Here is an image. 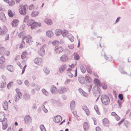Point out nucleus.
Returning a JSON list of instances; mask_svg holds the SVG:
<instances>
[{
	"mask_svg": "<svg viewBox=\"0 0 131 131\" xmlns=\"http://www.w3.org/2000/svg\"><path fill=\"white\" fill-rule=\"evenodd\" d=\"M67 68V65L66 64H64L60 66L59 69V71L60 72L62 73Z\"/></svg>",
	"mask_w": 131,
	"mask_h": 131,
	"instance_id": "f8f14e48",
	"label": "nucleus"
},
{
	"mask_svg": "<svg viewBox=\"0 0 131 131\" xmlns=\"http://www.w3.org/2000/svg\"><path fill=\"white\" fill-rule=\"evenodd\" d=\"M22 96H20L16 94L15 96V101L16 102H17L18 101L19 99L21 98Z\"/></svg>",
	"mask_w": 131,
	"mask_h": 131,
	"instance_id": "c85d7f7f",
	"label": "nucleus"
},
{
	"mask_svg": "<svg viewBox=\"0 0 131 131\" xmlns=\"http://www.w3.org/2000/svg\"><path fill=\"white\" fill-rule=\"evenodd\" d=\"M5 61V59L3 56H2L0 58V64H2Z\"/></svg>",
	"mask_w": 131,
	"mask_h": 131,
	"instance_id": "09e8293b",
	"label": "nucleus"
},
{
	"mask_svg": "<svg viewBox=\"0 0 131 131\" xmlns=\"http://www.w3.org/2000/svg\"><path fill=\"white\" fill-rule=\"evenodd\" d=\"M7 124H2V129L3 130H5L6 128H7Z\"/></svg>",
	"mask_w": 131,
	"mask_h": 131,
	"instance_id": "603ef678",
	"label": "nucleus"
},
{
	"mask_svg": "<svg viewBox=\"0 0 131 131\" xmlns=\"http://www.w3.org/2000/svg\"><path fill=\"white\" fill-rule=\"evenodd\" d=\"M8 3L9 5L10 6H13L15 4L14 0H10V2L9 1Z\"/></svg>",
	"mask_w": 131,
	"mask_h": 131,
	"instance_id": "ea45409f",
	"label": "nucleus"
},
{
	"mask_svg": "<svg viewBox=\"0 0 131 131\" xmlns=\"http://www.w3.org/2000/svg\"><path fill=\"white\" fill-rule=\"evenodd\" d=\"M50 92L52 94H55L56 93L57 89L55 86L53 85H51L50 86Z\"/></svg>",
	"mask_w": 131,
	"mask_h": 131,
	"instance_id": "4468645a",
	"label": "nucleus"
},
{
	"mask_svg": "<svg viewBox=\"0 0 131 131\" xmlns=\"http://www.w3.org/2000/svg\"><path fill=\"white\" fill-rule=\"evenodd\" d=\"M7 29L6 27L3 26L2 28L0 27V35H3L7 32Z\"/></svg>",
	"mask_w": 131,
	"mask_h": 131,
	"instance_id": "0eeeda50",
	"label": "nucleus"
},
{
	"mask_svg": "<svg viewBox=\"0 0 131 131\" xmlns=\"http://www.w3.org/2000/svg\"><path fill=\"white\" fill-rule=\"evenodd\" d=\"M60 59L62 62H65L68 60V58L67 55L63 54L60 57Z\"/></svg>",
	"mask_w": 131,
	"mask_h": 131,
	"instance_id": "2eb2a0df",
	"label": "nucleus"
},
{
	"mask_svg": "<svg viewBox=\"0 0 131 131\" xmlns=\"http://www.w3.org/2000/svg\"><path fill=\"white\" fill-rule=\"evenodd\" d=\"M24 39H25L26 42L28 43H30L32 41V39L31 37L29 35L27 37H25L24 38Z\"/></svg>",
	"mask_w": 131,
	"mask_h": 131,
	"instance_id": "9b49d317",
	"label": "nucleus"
},
{
	"mask_svg": "<svg viewBox=\"0 0 131 131\" xmlns=\"http://www.w3.org/2000/svg\"><path fill=\"white\" fill-rule=\"evenodd\" d=\"M75 107V102L74 100L72 101L70 104V108L71 110H74Z\"/></svg>",
	"mask_w": 131,
	"mask_h": 131,
	"instance_id": "6ab92c4d",
	"label": "nucleus"
},
{
	"mask_svg": "<svg viewBox=\"0 0 131 131\" xmlns=\"http://www.w3.org/2000/svg\"><path fill=\"white\" fill-rule=\"evenodd\" d=\"M8 14L9 16L10 17H12L14 15V13H12L10 10H8Z\"/></svg>",
	"mask_w": 131,
	"mask_h": 131,
	"instance_id": "cd10ccee",
	"label": "nucleus"
},
{
	"mask_svg": "<svg viewBox=\"0 0 131 131\" xmlns=\"http://www.w3.org/2000/svg\"><path fill=\"white\" fill-rule=\"evenodd\" d=\"M63 50V49L61 47L57 46L55 48V52L59 54Z\"/></svg>",
	"mask_w": 131,
	"mask_h": 131,
	"instance_id": "9d476101",
	"label": "nucleus"
},
{
	"mask_svg": "<svg viewBox=\"0 0 131 131\" xmlns=\"http://www.w3.org/2000/svg\"><path fill=\"white\" fill-rule=\"evenodd\" d=\"M61 34L63 37H66L71 42H73L74 40V37L72 35L68 33V31L66 30H64L61 32Z\"/></svg>",
	"mask_w": 131,
	"mask_h": 131,
	"instance_id": "7ed1b4c3",
	"label": "nucleus"
},
{
	"mask_svg": "<svg viewBox=\"0 0 131 131\" xmlns=\"http://www.w3.org/2000/svg\"><path fill=\"white\" fill-rule=\"evenodd\" d=\"M46 35L48 37L51 38L53 36L54 34L52 31L49 30L47 31Z\"/></svg>",
	"mask_w": 131,
	"mask_h": 131,
	"instance_id": "412c9836",
	"label": "nucleus"
},
{
	"mask_svg": "<svg viewBox=\"0 0 131 131\" xmlns=\"http://www.w3.org/2000/svg\"><path fill=\"white\" fill-rule=\"evenodd\" d=\"M41 86L40 85L37 84L35 86V89L37 91H39L40 89Z\"/></svg>",
	"mask_w": 131,
	"mask_h": 131,
	"instance_id": "a18cd8bd",
	"label": "nucleus"
},
{
	"mask_svg": "<svg viewBox=\"0 0 131 131\" xmlns=\"http://www.w3.org/2000/svg\"><path fill=\"white\" fill-rule=\"evenodd\" d=\"M2 116L4 117H5V113L2 112H0V116Z\"/></svg>",
	"mask_w": 131,
	"mask_h": 131,
	"instance_id": "0e129e2a",
	"label": "nucleus"
},
{
	"mask_svg": "<svg viewBox=\"0 0 131 131\" xmlns=\"http://www.w3.org/2000/svg\"><path fill=\"white\" fill-rule=\"evenodd\" d=\"M68 89V87L62 86L59 88L58 90V92L60 94H63L67 92Z\"/></svg>",
	"mask_w": 131,
	"mask_h": 131,
	"instance_id": "20e7f679",
	"label": "nucleus"
},
{
	"mask_svg": "<svg viewBox=\"0 0 131 131\" xmlns=\"http://www.w3.org/2000/svg\"><path fill=\"white\" fill-rule=\"evenodd\" d=\"M109 122L107 119L106 118H104L103 121V125L105 126L108 127Z\"/></svg>",
	"mask_w": 131,
	"mask_h": 131,
	"instance_id": "a211bd4d",
	"label": "nucleus"
},
{
	"mask_svg": "<svg viewBox=\"0 0 131 131\" xmlns=\"http://www.w3.org/2000/svg\"><path fill=\"white\" fill-rule=\"evenodd\" d=\"M38 23L34 21L32 24L31 26V28L32 29H34L35 27H36L38 25Z\"/></svg>",
	"mask_w": 131,
	"mask_h": 131,
	"instance_id": "72a5a7b5",
	"label": "nucleus"
},
{
	"mask_svg": "<svg viewBox=\"0 0 131 131\" xmlns=\"http://www.w3.org/2000/svg\"><path fill=\"white\" fill-rule=\"evenodd\" d=\"M68 47L71 49H73L74 47V45L73 44L70 45L68 46Z\"/></svg>",
	"mask_w": 131,
	"mask_h": 131,
	"instance_id": "680f3d73",
	"label": "nucleus"
},
{
	"mask_svg": "<svg viewBox=\"0 0 131 131\" xmlns=\"http://www.w3.org/2000/svg\"><path fill=\"white\" fill-rule=\"evenodd\" d=\"M83 128L84 130L86 131L87 130L88 128V125L87 122H85L83 124Z\"/></svg>",
	"mask_w": 131,
	"mask_h": 131,
	"instance_id": "c9c22d12",
	"label": "nucleus"
},
{
	"mask_svg": "<svg viewBox=\"0 0 131 131\" xmlns=\"http://www.w3.org/2000/svg\"><path fill=\"white\" fill-rule=\"evenodd\" d=\"M19 21L17 19L14 20L12 22V25L13 27H15L17 26Z\"/></svg>",
	"mask_w": 131,
	"mask_h": 131,
	"instance_id": "aec40b11",
	"label": "nucleus"
},
{
	"mask_svg": "<svg viewBox=\"0 0 131 131\" xmlns=\"http://www.w3.org/2000/svg\"><path fill=\"white\" fill-rule=\"evenodd\" d=\"M43 70L45 73L47 74H48L50 73V71L49 69L46 67L44 68L43 69Z\"/></svg>",
	"mask_w": 131,
	"mask_h": 131,
	"instance_id": "7c9ffc66",
	"label": "nucleus"
},
{
	"mask_svg": "<svg viewBox=\"0 0 131 131\" xmlns=\"http://www.w3.org/2000/svg\"><path fill=\"white\" fill-rule=\"evenodd\" d=\"M6 85V84L5 81H4L0 84V87L1 88H4L5 87Z\"/></svg>",
	"mask_w": 131,
	"mask_h": 131,
	"instance_id": "e433bc0d",
	"label": "nucleus"
},
{
	"mask_svg": "<svg viewBox=\"0 0 131 131\" xmlns=\"http://www.w3.org/2000/svg\"><path fill=\"white\" fill-rule=\"evenodd\" d=\"M16 91L17 93V94H16L18 95L19 96H22V94L20 92V90L18 88L16 89Z\"/></svg>",
	"mask_w": 131,
	"mask_h": 131,
	"instance_id": "79ce46f5",
	"label": "nucleus"
},
{
	"mask_svg": "<svg viewBox=\"0 0 131 131\" xmlns=\"http://www.w3.org/2000/svg\"><path fill=\"white\" fill-rule=\"evenodd\" d=\"M26 5H21L19 9V12L22 15H26Z\"/></svg>",
	"mask_w": 131,
	"mask_h": 131,
	"instance_id": "39448f33",
	"label": "nucleus"
},
{
	"mask_svg": "<svg viewBox=\"0 0 131 131\" xmlns=\"http://www.w3.org/2000/svg\"><path fill=\"white\" fill-rule=\"evenodd\" d=\"M101 101L102 103L105 105H107L110 102L109 97L106 95L103 94L101 96Z\"/></svg>",
	"mask_w": 131,
	"mask_h": 131,
	"instance_id": "f03ea898",
	"label": "nucleus"
},
{
	"mask_svg": "<svg viewBox=\"0 0 131 131\" xmlns=\"http://www.w3.org/2000/svg\"><path fill=\"white\" fill-rule=\"evenodd\" d=\"M0 20L2 21L5 22L7 20L4 14L3 13H0Z\"/></svg>",
	"mask_w": 131,
	"mask_h": 131,
	"instance_id": "ddd939ff",
	"label": "nucleus"
},
{
	"mask_svg": "<svg viewBox=\"0 0 131 131\" xmlns=\"http://www.w3.org/2000/svg\"><path fill=\"white\" fill-rule=\"evenodd\" d=\"M34 61L35 63L38 65H41L42 63V59L39 58H35L34 59Z\"/></svg>",
	"mask_w": 131,
	"mask_h": 131,
	"instance_id": "6e6552de",
	"label": "nucleus"
},
{
	"mask_svg": "<svg viewBox=\"0 0 131 131\" xmlns=\"http://www.w3.org/2000/svg\"><path fill=\"white\" fill-rule=\"evenodd\" d=\"M43 94L46 96H48L49 95L48 92L45 89H43L41 90Z\"/></svg>",
	"mask_w": 131,
	"mask_h": 131,
	"instance_id": "c756f323",
	"label": "nucleus"
},
{
	"mask_svg": "<svg viewBox=\"0 0 131 131\" xmlns=\"http://www.w3.org/2000/svg\"><path fill=\"white\" fill-rule=\"evenodd\" d=\"M30 96L28 93H25L23 96L24 99L25 100H28L30 99Z\"/></svg>",
	"mask_w": 131,
	"mask_h": 131,
	"instance_id": "5701e85b",
	"label": "nucleus"
},
{
	"mask_svg": "<svg viewBox=\"0 0 131 131\" xmlns=\"http://www.w3.org/2000/svg\"><path fill=\"white\" fill-rule=\"evenodd\" d=\"M7 69L9 71L11 72H12L14 71L13 67L11 65H9L7 66Z\"/></svg>",
	"mask_w": 131,
	"mask_h": 131,
	"instance_id": "a878e982",
	"label": "nucleus"
},
{
	"mask_svg": "<svg viewBox=\"0 0 131 131\" xmlns=\"http://www.w3.org/2000/svg\"><path fill=\"white\" fill-rule=\"evenodd\" d=\"M39 14V12L38 11H36L33 12L31 14V16L32 17H35L37 16Z\"/></svg>",
	"mask_w": 131,
	"mask_h": 131,
	"instance_id": "f704fd0d",
	"label": "nucleus"
},
{
	"mask_svg": "<svg viewBox=\"0 0 131 131\" xmlns=\"http://www.w3.org/2000/svg\"><path fill=\"white\" fill-rule=\"evenodd\" d=\"M103 88L105 89H106L107 87V86L106 84L104 83H102L101 84Z\"/></svg>",
	"mask_w": 131,
	"mask_h": 131,
	"instance_id": "8fccbe9b",
	"label": "nucleus"
},
{
	"mask_svg": "<svg viewBox=\"0 0 131 131\" xmlns=\"http://www.w3.org/2000/svg\"><path fill=\"white\" fill-rule=\"evenodd\" d=\"M9 34H6L5 37V40L6 41L8 40L9 39Z\"/></svg>",
	"mask_w": 131,
	"mask_h": 131,
	"instance_id": "052dcab7",
	"label": "nucleus"
},
{
	"mask_svg": "<svg viewBox=\"0 0 131 131\" xmlns=\"http://www.w3.org/2000/svg\"><path fill=\"white\" fill-rule=\"evenodd\" d=\"M58 43V41H54L52 42V43L54 45H56Z\"/></svg>",
	"mask_w": 131,
	"mask_h": 131,
	"instance_id": "338daca9",
	"label": "nucleus"
},
{
	"mask_svg": "<svg viewBox=\"0 0 131 131\" xmlns=\"http://www.w3.org/2000/svg\"><path fill=\"white\" fill-rule=\"evenodd\" d=\"M46 47V45H44L40 48L38 51V53L40 56H42L44 54L45 51L44 49Z\"/></svg>",
	"mask_w": 131,
	"mask_h": 131,
	"instance_id": "423d86ee",
	"label": "nucleus"
},
{
	"mask_svg": "<svg viewBox=\"0 0 131 131\" xmlns=\"http://www.w3.org/2000/svg\"><path fill=\"white\" fill-rule=\"evenodd\" d=\"M5 49V48L3 47H0V54L1 55H2L3 54Z\"/></svg>",
	"mask_w": 131,
	"mask_h": 131,
	"instance_id": "37998d69",
	"label": "nucleus"
},
{
	"mask_svg": "<svg viewBox=\"0 0 131 131\" xmlns=\"http://www.w3.org/2000/svg\"><path fill=\"white\" fill-rule=\"evenodd\" d=\"M85 67L88 72L89 73H91L92 71L91 68L88 66H87Z\"/></svg>",
	"mask_w": 131,
	"mask_h": 131,
	"instance_id": "58836bf2",
	"label": "nucleus"
},
{
	"mask_svg": "<svg viewBox=\"0 0 131 131\" xmlns=\"http://www.w3.org/2000/svg\"><path fill=\"white\" fill-rule=\"evenodd\" d=\"M78 80L79 82L82 84H83L85 83L87 86L86 89L88 90V92H90L92 89V80L91 78L88 76L86 75L85 78L82 76H79L78 77Z\"/></svg>",
	"mask_w": 131,
	"mask_h": 131,
	"instance_id": "f257e3e1",
	"label": "nucleus"
},
{
	"mask_svg": "<svg viewBox=\"0 0 131 131\" xmlns=\"http://www.w3.org/2000/svg\"><path fill=\"white\" fill-rule=\"evenodd\" d=\"M42 107V110L45 113H47L48 112V110L45 108V106H44V107Z\"/></svg>",
	"mask_w": 131,
	"mask_h": 131,
	"instance_id": "13d9d810",
	"label": "nucleus"
},
{
	"mask_svg": "<svg viewBox=\"0 0 131 131\" xmlns=\"http://www.w3.org/2000/svg\"><path fill=\"white\" fill-rule=\"evenodd\" d=\"M120 71L122 74H127V72L124 71L123 68L121 69Z\"/></svg>",
	"mask_w": 131,
	"mask_h": 131,
	"instance_id": "5fc2aeb1",
	"label": "nucleus"
},
{
	"mask_svg": "<svg viewBox=\"0 0 131 131\" xmlns=\"http://www.w3.org/2000/svg\"><path fill=\"white\" fill-rule=\"evenodd\" d=\"M74 58L75 59L78 60L79 59V56L77 53H74Z\"/></svg>",
	"mask_w": 131,
	"mask_h": 131,
	"instance_id": "49530a36",
	"label": "nucleus"
},
{
	"mask_svg": "<svg viewBox=\"0 0 131 131\" xmlns=\"http://www.w3.org/2000/svg\"><path fill=\"white\" fill-rule=\"evenodd\" d=\"M103 53H104V57L105 58V59H106V60H108L110 61H111L112 60V57L110 56V57H108L106 56L104 52V51L102 52V54Z\"/></svg>",
	"mask_w": 131,
	"mask_h": 131,
	"instance_id": "393cba45",
	"label": "nucleus"
},
{
	"mask_svg": "<svg viewBox=\"0 0 131 131\" xmlns=\"http://www.w3.org/2000/svg\"><path fill=\"white\" fill-rule=\"evenodd\" d=\"M25 122L27 124H29L31 122V119L29 115H27L24 117Z\"/></svg>",
	"mask_w": 131,
	"mask_h": 131,
	"instance_id": "1a4fd4ad",
	"label": "nucleus"
},
{
	"mask_svg": "<svg viewBox=\"0 0 131 131\" xmlns=\"http://www.w3.org/2000/svg\"><path fill=\"white\" fill-rule=\"evenodd\" d=\"M55 121L54 122L56 123H59L62 120V117L60 115H57L54 118Z\"/></svg>",
	"mask_w": 131,
	"mask_h": 131,
	"instance_id": "f3484780",
	"label": "nucleus"
},
{
	"mask_svg": "<svg viewBox=\"0 0 131 131\" xmlns=\"http://www.w3.org/2000/svg\"><path fill=\"white\" fill-rule=\"evenodd\" d=\"M7 119L5 117H4V119H3L2 124L4 123V124H6H6H7Z\"/></svg>",
	"mask_w": 131,
	"mask_h": 131,
	"instance_id": "6e6d98bb",
	"label": "nucleus"
},
{
	"mask_svg": "<svg viewBox=\"0 0 131 131\" xmlns=\"http://www.w3.org/2000/svg\"><path fill=\"white\" fill-rule=\"evenodd\" d=\"M80 68L81 72L83 73H84L86 72V69L84 66H80Z\"/></svg>",
	"mask_w": 131,
	"mask_h": 131,
	"instance_id": "4c0bfd02",
	"label": "nucleus"
},
{
	"mask_svg": "<svg viewBox=\"0 0 131 131\" xmlns=\"http://www.w3.org/2000/svg\"><path fill=\"white\" fill-rule=\"evenodd\" d=\"M98 89H99V88H98V87H97L96 88V87L94 88V87L93 88V93H94L95 92V91H94V90H98Z\"/></svg>",
	"mask_w": 131,
	"mask_h": 131,
	"instance_id": "e2e57ef3",
	"label": "nucleus"
},
{
	"mask_svg": "<svg viewBox=\"0 0 131 131\" xmlns=\"http://www.w3.org/2000/svg\"><path fill=\"white\" fill-rule=\"evenodd\" d=\"M119 99L121 100H122L123 99V94H119L118 96Z\"/></svg>",
	"mask_w": 131,
	"mask_h": 131,
	"instance_id": "864d4df0",
	"label": "nucleus"
},
{
	"mask_svg": "<svg viewBox=\"0 0 131 131\" xmlns=\"http://www.w3.org/2000/svg\"><path fill=\"white\" fill-rule=\"evenodd\" d=\"M61 32L62 31L60 29H57L55 31V33L56 35L59 36L61 34Z\"/></svg>",
	"mask_w": 131,
	"mask_h": 131,
	"instance_id": "bb28decb",
	"label": "nucleus"
},
{
	"mask_svg": "<svg viewBox=\"0 0 131 131\" xmlns=\"http://www.w3.org/2000/svg\"><path fill=\"white\" fill-rule=\"evenodd\" d=\"M17 82L19 85H21L22 83V81L20 80H18L17 81Z\"/></svg>",
	"mask_w": 131,
	"mask_h": 131,
	"instance_id": "69168bd1",
	"label": "nucleus"
},
{
	"mask_svg": "<svg viewBox=\"0 0 131 131\" xmlns=\"http://www.w3.org/2000/svg\"><path fill=\"white\" fill-rule=\"evenodd\" d=\"M27 55V53L26 51L23 52L21 55V58L23 59L25 58Z\"/></svg>",
	"mask_w": 131,
	"mask_h": 131,
	"instance_id": "2f4dec72",
	"label": "nucleus"
},
{
	"mask_svg": "<svg viewBox=\"0 0 131 131\" xmlns=\"http://www.w3.org/2000/svg\"><path fill=\"white\" fill-rule=\"evenodd\" d=\"M34 8V6L33 5H30L29 8V9L30 10H32V9Z\"/></svg>",
	"mask_w": 131,
	"mask_h": 131,
	"instance_id": "774afa93",
	"label": "nucleus"
},
{
	"mask_svg": "<svg viewBox=\"0 0 131 131\" xmlns=\"http://www.w3.org/2000/svg\"><path fill=\"white\" fill-rule=\"evenodd\" d=\"M82 109L85 112L87 115L90 114V112L88 108L85 105H83L82 107Z\"/></svg>",
	"mask_w": 131,
	"mask_h": 131,
	"instance_id": "dca6fc26",
	"label": "nucleus"
},
{
	"mask_svg": "<svg viewBox=\"0 0 131 131\" xmlns=\"http://www.w3.org/2000/svg\"><path fill=\"white\" fill-rule=\"evenodd\" d=\"M40 128L41 131H46V130L43 125H42L40 126Z\"/></svg>",
	"mask_w": 131,
	"mask_h": 131,
	"instance_id": "de8ad7c7",
	"label": "nucleus"
},
{
	"mask_svg": "<svg viewBox=\"0 0 131 131\" xmlns=\"http://www.w3.org/2000/svg\"><path fill=\"white\" fill-rule=\"evenodd\" d=\"M13 84L12 82H10L7 85V87L8 89H10L11 88V85Z\"/></svg>",
	"mask_w": 131,
	"mask_h": 131,
	"instance_id": "3c124183",
	"label": "nucleus"
},
{
	"mask_svg": "<svg viewBox=\"0 0 131 131\" xmlns=\"http://www.w3.org/2000/svg\"><path fill=\"white\" fill-rule=\"evenodd\" d=\"M29 16H28L27 15L25 16L24 19V22L27 23L29 20Z\"/></svg>",
	"mask_w": 131,
	"mask_h": 131,
	"instance_id": "c03bdc74",
	"label": "nucleus"
},
{
	"mask_svg": "<svg viewBox=\"0 0 131 131\" xmlns=\"http://www.w3.org/2000/svg\"><path fill=\"white\" fill-rule=\"evenodd\" d=\"M2 106L5 110H7L8 108V104L7 101H5L2 104Z\"/></svg>",
	"mask_w": 131,
	"mask_h": 131,
	"instance_id": "4be33fe9",
	"label": "nucleus"
},
{
	"mask_svg": "<svg viewBox=\"0 0 131 131\" xmlns=\"http://www.w3.org/2000/svg\"><path fill=\"white\" fill-rule=\"evenodd\" d=\"M45 22L48 25H51L52 24V20L50 19L46 18L44 20Z\"/></svg>",
	"mask_w": 131,
	"mask_h": 131,
	"instance_id": "b1692460",
	"label": "nucleus"
},
{
	"mask_svg": "<svg viewBox=\"0 0 131 131\" xmlns=\"http://www.w3.org/2000/svg\"><path fill=\"white\" fill-rule=\"evenodd\" d=\"M94 82L95 83H96L99 85H101L100 81L98 79H95L94 80Z\"/></svg>",
	"mask_w": 131,
	"mask_h": 131,
	"instance_id": "a19ab883",
	"label": "nucleus"
},
{
	"mask_svg": "<svg viewBox=\"0 0 131 131\" xmlns=\"http://www.w3.org/2000/svg\"><path fill=\"white\" fill-rule=\"evenodd\" d=\"M24 83L25 85L27 87L29 86V83L28 81L27 80H26L24 82Z\"/></svg>",
	"mask_w": 131,
	"mask_h": 131,
	"instance_id": "4d7b16f0",
	"label": "nucleus"
},
{
	"mask_svg": "<svg viewBox=\"0 0 131 131\" xmlns=\"http://www.w3.org/2000/svg\"><path fill=\"white\" fill-rule=\"evenodd\" d=\"M34 21V20L32 19H30L29 20H28V21L26 24L28 26H31Z\"/></svg>",
	"mask_w": 131,
	"mask_h": 131,
	"instance_id": "473e14b6",
	"label": "nucleus"
},
{
	"mask_svg": "<svg viewBox=\"0 0 131 131\" xmlns=\"http://www.w3.org/2000/svg\"><path fill=\"white\" fill-rule=\"evenodd\" d=\"M81 94L85 97H86L88 95L87 93L84 91L81 93Z\"/></svg>",
	"mask_w": 131,
	"mask_h": 131,
	"instance_id": "bf43d9fd",
	"label": "nucleus"
}]
</instances>
